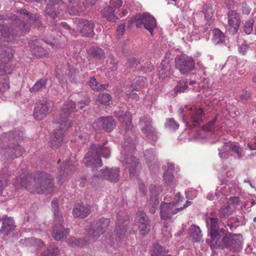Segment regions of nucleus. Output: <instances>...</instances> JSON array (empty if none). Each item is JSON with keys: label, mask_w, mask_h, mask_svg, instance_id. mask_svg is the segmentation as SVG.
Returning <instances> with one entry per match:
<instances>
[{"label": "nucleus", "mask_w": 256, "mask_h": 256, "mask_svg": "<svg viewBox=\"0 0 256 256\" xmlns=\"http://www.w3.org/2000/svg\"><path fill=\"white\" fill-rule=\"evenodd\" d=\"M14 186L16 189L24 188L32 193L46 194L53 192V178L44 172H36L34 177L23 173L16 178Z\"/></svg>", "instance_id": "1"}, {"label": "nucleus", "mask_w": 256, "mask_h": 256, "mask_svg": "<svg viewBox=\"0 0 256 256\" xmlns=\"http://www.w3.org/2000/svg\"><path fill=\"white\" fill-rule=\"evenodd\" d=\"M70 106L71 108L74 104L71 101L68 102L64 106V108L61 109L58 115L54 118L55 123L60 124V129L54 132L53 136L50 141V144L53 148H58L64 142V131L72 126V122L68 120L69 113H66V108Z\"/></svg>", "instance_id": "2"}, {"label": "nucleus", "mask_w": 256, "mask_h": 256, "mask_svg": "<svg viewBox=\"0 0 256 256\" xmlns=\"http://www.w3.org/2000/svg\"><path fill=\"white\" fill-rule=\"evenodd\" d=\"M210 214V216H212V214ZM206 222L210 230L209 236L210 238V245L211 248H212L226 234V231L224 228H220V226H223L224 223L222 222H220L217 218L209 216Z\"/></svg>", "instance_id": "3"}, {"label": "nucleus", "mask_w": 256, "mask_h": 256, "mask_svg": "<svg viewBox=\"0 0 256 256\" xmlns=\"http://www.w3.org/2000/svg\"><path fill=\"white\" fill-rule=\"evenodd\" d=\"M110 220L108 218H100L92 223L90 228L86 230V242L91 243L95 242L98 238L108 228Z\"/></svg>", "instance_id": "4"}, {"label": "nucleus", "mask_w": 256, "mask_h": 256, "mask_svg": "<svg viewBox=\"0 0 256 256\" xmlns=\"http://www.w3.org/2000/svg\"><path fill=\"white\" fill-rule=\"evenodd\" d=\"M242 236L226 234L212 248H226L233 252H238L242 249Z\"/></svg>", "instance_id": "5"}, {"label": "nucleus", "mask_w": 256, "mask_h": 256, "mask_svg": "<svg viewBox=\"0 0 256 256\" xmlns=\"http://www.w3.org/2000/svg\"><path fill=\"white\" fill-rule=\"evenodd\" d=\"M4 142H8V147L10 150V157L12 158H18L21 156L24 152V148L18 144L17 140L22 139V136H20L18 130L14 132H10L8 133L4 134ZM7 153H9L8 150L6 151Z\"/></svg>", "instance_id": "6"}, {"label": "nucleus", "mask_w": 256, "mask_h": 256, "mask_svg": "<svg viewBox=\"0 0 256 256\" xmlns=\"http://www.w3.org/2000/svg\"><path fill=\"white\" fill-rule=\"evenodd\" d=\"M174 61L176 68L182 74H188L194 68L195 62L192 56L186 54L178 55Z\"/></svg>", "instance_id": "7"}, {"label": "nucleus", "mask_w": 256, "mask_h": 256, "mask_svg": "<svg viewBox=\"0 0 256 256\" xmlns=\"http://www.w3.org/2000/svg\"><path fill=\"white\" fill-rule=\"evenodd\" d=\"M134 21L136 27L144 26L151 35L153 34L154 30L156 27V20L148 13L136 16L134 18Z\"/></svg>", "instance_id": "8"}, {"label": "nucleus", "mask_w": 256, "mask_h": 256, "mask_svg": "<svg viewBox=\"0 0 256 256\" xmlns=\"http://www.w3.org/2000/svg\"><path fill=\"white\" fill-rule=\"evenodd\" d=\"M120 160L123 165H126V168H128L130 176L131 178L136 176L137 172L140 164L138 158L132 156H126L124 152H121Z\"/></svg>", "instance_id": "9"}, {"label": "nucleus", "mask_w": 256, "mask_h": 256, "mask_svg": "<svg viewBox=\"0 0 256 256\" xmlns=\"http://www.w3.org/2000/svg\"><path fill=\"white\" fill-rule=\"evenodd\" d=\"M128 223V216L126 212H120L117 214L115 230L116 240H120L126 234Z\"/></svg>", "instance_id": "10"}, {"label": "nucleus", "mask_w": 256, "mask_h": 256, "mask_svg": "<svg viewBox=\"0 0 256 256\" xmlns=\"http://www.w3.org/2000/svg\"><path fill=\"white\" fill-rule=\"evenodd\" d=\"M119 173L120 168H106L104 170H101V174L100 176L94 174L92 177L91 183L92 185L96 186L100 178L107 180L110 182H116L119 180Z\"/></svg>", "instance_id": "11"}, {"label": "nucleus", "mask_w": 256, "mask_h": 256, "mask_svg": "<svg viewBox=\"0 0 256 256\" xmlns=\"http://www.w3.org/2000/svg\"><path fill=\"white\" fill-rule=\"evenodd\" d=\"M75 24L76 30H74V32L76 34V36L78 34V32L82 36L91 37L94 36V24L91 21L81 19L76 20Z\"/></svg>", "instance_id": "12"}, {"label": "nucleus", "mask_w": 256, "mask_h": 256, "mask_svg": "<svg viewBox=\"0 0 256 256\" xmlns=\"http://www.w3.org/2000/svg\"><path fill=\"white\" fill-rule=\"evenodd\" d=\"M116 123L111 116H102L92 124V126L96 130H104L107 132H112L115 128Z\"/></svg>", "instance_id": "13"}, {"label": "nucleus", "mask_w": 256, "mask_h": 256, "mask_svg": "<svg viewBox=\"0 0 256 256\" xmlns=\"http://www.w3.org/2000/svg\"><path fill=\"white\" fill-rule=\"evenodd\" d=\"M141 130L149 140L156 142L158 139L157 132L154 127L152 126V119L151 118H144L140 120Z\"/></svg>", "instance_id": "14"}, {"label": "nucleus", "mask_w": 256, "mask_h": 256, "mask_svg": "<svg viewBox=\"0 0 256 256\" xmlns=\"http://www.w3.org/2000/svg\"><path fill=\"white\" fill-rule=\"evenodd\" d=\"M12 72L10 66L0 64V94H4L10 88V79L8 76Z\"/></svg>", "instance_id": "15"}, {"label": "nucleus", "mask_w": 256, "mask_h": 256, "mask_svg": "<svg viewBox=\"0 0 256 256\" xmlns=\"http://www.w3.org/2000/svg\"><path fill=\"white\" fill-rule=\"evenodd\" d=\"M228 29L232 34H236L240 28V18L238 13L234 10H230L228 14Z\"/></svg>", "instance_id": "16"}, {"label": "nucleus", "mask_w": 256, "mask_h": 256, "mask_svg": "<svg viewBox=\"0 0 256 256\" xmlns=\"http://www.w3.org/2000/svg\"><path fill=\"white\" fill-rule=\"evenodd\" d=\"M150 190V199L148 206L150 212L154 214L156 212L159 204L158 196L162 192V188L160 186L151 185Z\"/></svg>", "instance_id": "17"}, {"label": "nucleus", "mask_w": 256, "mask_h": 256, "mask_svg": "<svg viewBox=\"0 0 256 256\" xmlns=\"http://www.w3.org/2000/svg\"><path fill=\"white\" fill-rule=\"evenodd\" d=\"M98 151L92 150V146L88 152L86 154L84 162L86 166L100 167L102 166V161L98 156Z\"/></svg>", "instance_id": "18"}, {"label": "nucleus", "mask_w": 256, "mask_h": 256, "mask_svg": "<svg viewBox=\"0 0 256 256\" xmlns=\"http://www.w3.org/2000/svg\"><path fill=\"white\" fill-rule=\"evenodd\" d=\"M174 202L166 203L162 202L160 205V218L162 220H168L171 218L173 214L179 212L178 208H175Z\"/></svg>", "instance_id": "19"}, {"label": "nucleus", "mask_w": 256, "mask_h": 256, "mask_svg": "<svg viewBox=\"0 0 256 256\" xmlns=\"http://www.w3.org/2000/svg\"><path fill=\"white\" fill-rule=\"evenodd\" d=\"M50 112V106L46 102H38L35 104L34 116L35 119L40 120L44 119Z\"/></svg>", "instance_id": "20"}, {"label": "nucleus", "mask_w": 256, "mask_h": 256, "mask_svg": "<svg viewBox=\"0 0 256 256\" xmlns=\"http://www.w3.org/2000/svg\"><path fill=\"white\" fill-rule=\"evenodd\" d=\"M62 222H58L53 228L52 236L56 240H61L64 239L70 232V230L64 228L62 224Z\"/></svg>", "instance_id": "21"}, {"label": "nucleus", "mask_w": 256, "mask_h": 256, "mask_svg": "<svg viewBox=\"0 0 256 256\" xmlns=\"http://www.w3.org/2000/svg\"><path fill=\"white\" fill-rule=\"evenodd\" d=\"M138 215L140 217L138 219V226L140 233L144 236L148 234L150 230V226L148 218L146 214L142 211L138 212Z\"/></svg>", "instance_id": "22"}, {"label": "nucleus", "mask_w": 256, "mask_h": 256, "mask_svg": "<svg viewBox=\"0 0 256 256\" xmlns=\"http://www.w3.org/2000/svg\"><path fill=\"white\" fill-rule=\"evenodd\" d=\"M90 212V206L83 204H75L72 214L75 218H84L86 217Z\"/></svg>", "instance_id": "23"}, {"label": "nucleus", "mask_w": 256, "mask_h": 256, "mask_svg": "<svg viewBox=\"0 0 256 256\" xmlns=\"http://www.w3.org/2000/svg\"><path fill=\"white\" fill-rule=\"evenodd\" d=\"M15 228L14 220L10 218H6L3 220L2 226L0 230V234L3 237L7 236Z\"/></svg>", "instance_id": "24"}, {"label": "nucleus", "mask_w": 256, "mask_h": 256, "mask_svg": "<svg viewBox=\"0 0 256 256\" xmlns=\"http://www.w3.org/2000/svg\"><path fill=\"white\" fill-rule=\"evenodd\" d=\"M20 242L26 246H33L36 249L41 248L44 246L42 240L33 237L22 240Z\"/></svg>", "instance_id": "25"}, {"label": "nucleus", "mask_w": 256, "mask_h": 256, "mask_svg": "<svg viewBox=\"0 0 256 256\" xmlns=\"http://www.w3.org/2000/svg\"><path fill=\"white\" fill-rule=\"evenodd\" d=\"M119 121L121 122L122 126L126 130H131L132 128V116L130 112H126L124 114L118 116Z\"/></svg>", "instance_id": "26"}, {"label": "nucleus", "mask_w": 256, "mask_h": 256, "mask_svg": "<svg viewBox=\"0 0 256 256\" xmlns=\"http://www.w3.org/2000/svg\"><path fill=\"white\" fill-rule=\"evenodd\" d=\"M68 101H71L74 104V106H72V108H71L70 106H67L68 108H66V110H65V112L66 114L68 113V112L70 114L69 116H68V121H70V116L72 112H74V110L76 108H80V109H82L84 107V106L88 105L90 103V100L88 98H86L84 100H80V101L78 102L77 103V104H76L72 100H68L64 104L63 107L62 109L64 108L65 104Z\"/></svg>", "instance_id": "27"}, {"label": "nucleus", "mask_w": 256, "mask_h": 256, "mask_svg": "<svg viewBox=\"0 0 256 256\" xmlns=\"http://www.w3.org/2000/svg\"><path fill=\"white\" fill-rule=\"evenodd\" d=\"M159 69L158 75L161 78L163 79L168 76H170L172 74V67L168 62H162L159 67Z\"/></svg>", "instance_id": "28"}, {"label": "nucleus", "mask_w": 256, "mask_h": 256, "mask_svg": "<svg viewBox=\"0 0 256 256\" xmlns=\"http://www.w3.org/2000/svg\"><path fill=\"white\" fill-rule=\"evenodd\" d=\"M72 168L73 166L70 163V160H66V162L60 166V174L57 178L58 182L60 184H62L65 180V179L64 178V176H62V173L63 175L64 174H67L70 170H72Z\"/></svg>", "instance_id": "29"}, {"label": "nucleus", "mask_w": 256, "mask_h": 256, "mask_svg": "<svg viewBox=\"0 0 256 256\" xmlns=\"http://www.w3.org/2000/svg\"><path fill=\"white\" fill-rule=\"evenodd\" d=\"M191 121L193 123H196L200 122L202 120L203 114L202 110L200 108H196V106L190 107V108Z\"/></svg>", "instance_id": "30"}, {"label": "nucleus", "mask_w": 256, "mask_h": 256, "mask_svg": "<svg viewBox=\"0 0 256 256\" xmlns=\"http://www.w3.org/2000/svg\"><path fill=\"white\" fill-rule=\"evenodd\" d=\"M20 35L14 34L13 32H10L7 26H4L0 30V40L4 42H9L14 38V36Z\"/></svg>", "instance_id": "31"}, {"label": "nucleus", "mask_w": 256, "mask_h": 256, "mask_svg": "<svg viewBox=\"0 0 256 256\" xmlns=\"http://www.w3.org/2000/svg\"><path fill=\"white\" fill-rule=\"evenodd\" d=\"M92 150H96V152L98 151V154L100 158L101 156L106 158L110 157V149L106 146H104V145L92 144Z\"/></svg>", "instance_id": "32"}, {"label": "nucleus", "mask_w": 256, "mask_h": 256, "mask_svg": "<svg viewBox=\"0 0 256 256\" xmlns=\"http://www.w3.org/2000/svg\"><path fill=\"white\" fill-rule=\"evenodd\" d=\"M115 9L110 6L105 7L102 11V14L108 20L114 22L118 18L114 14Z\"/></svg>", "instance_id": "33"}, {"label": "nucleus", "mask_w": 256, "mask_h": 256, "mask_svg": "<svg viewBox=\"0 0 256 256\" xmlns=\"http://www.w3.org/2000/svg\"><path fill=\"white\" fill-rule=\"evenodd\" d=\"M232 142H225L221 148L218 149L219 156L221 158L227 159L229 158L231 150Z\"/></svg>", "instance_id": "34"}, {"label": "nucleus", "mask_w": 256, "mask_h": 256, "mask_svg": "<svg viewBox=\"0 0 256 256\" xmlns=\"http://www.w3.org/2000/svg\"><path fill=\"white\" fill-rule=\"evenodd\" d=\"M54 214V221L56 222H63V218L61 214L58 212V199H54L51 204Z\"/></svg>", "instance_id": "35"}, {"label": "nucleus", "mask_w": 256, "mask_h": 256, "mask_svg": "<svg viewBox=\"0 0 256 256\" xmlns=\"http://www.w3.org/2000/svg\"><path fill=\"white\" fill-rule=\"evenodd\" d=\"M47 80L46 78H41L38 80L34 86L30 88L31 93H36L42 90L46 87Z\"/></svg>", "instance_id": "36"}, {"label": "nucleus", "mask_w": 256, "mask_h": 256, "mask_svg": "<svg viewBox=\"0 0 256 256\" xmlns=\"http://www.w3.org/2000/svg\"><path fill=\"white\" fill-rule=\"evenodd\" d=\"M213 40L216 44H220L225 42V35L218 28H214L212 31Z\"/></svg>", "instance_id": "37"}, {"label": "nucleus", "mask_w": 256, "mask_h": 256, "mask_svg": "<svg viewBox=\"0 0 256 256\" xmlns=\"http://www.w3.org/2000/svg\"><path fill=\"white\" fill-rule=\"evenodd\" d=\"M190 236L192 238L195 242L200 241L202 236L200 228L196 225H192L190 226Z\"/></svg>", "instance_id": "38"}, {"label": "nucleus", "mask_w": 256, "mask_h": 256, "mask_svg": "<svg viewBox=\"0 0 256 256\" xmlns=\"http://www.w3.org/2000/svg\"><path fill=\"white\" fill-rule=\"evenodd\" d=\"M174 168V166L172 164H168V169L164 174V180L168 184H170L173 182L174 177L172 173V170H173Z\"/></svg>", "instance_id": "39"}, {"label": "nucleus", "mask_w": 256, "mask_h": 256, "mask_svg": "<svg viewBox=\"0 0 256 256\" xmlns=\"http://www.w3.org/2000/svg\"><path fill=\"white\" fill-rule=\"evenodd\" d=\"M89 53L94 58L97 60L104 58V50L98 47H92L90 49Z\"/></svg>", "instance_id": "40"}, {"label": "nucleus", "mask_w": 256, "mask_h": 256, "mask_svg": "<svg viewBox=\"0 0 256 256\" xmlns=\"http://www.w3.org/2000/svg\"><path fill=\"white\" fill-rule=\"evenodd\" d=\"M234 212V210L227 203L222 206L219 210L220 218H228Z\"/></svg>", "instance_id": "41"}, {"label": "nucleus", "mask_w": 256, "mask_h": 256, "mask_svg": "<svg viewBox=\"0 0 256 256\" xmlns=\"http://www.w3.org/2000/svg\"><path fill=\"white\" fill-rule=\"evenodd\" d=\"M86 239L85 241V243L84 242V240L81 239L76 238L74 237H72L68 239L66 241V243L70 246H84V244H89L88 242H86V240H88V238H85Z\"/></svg>", "instance_id": "42"}, {"label": "nucleus", "mask_w": 256, "mask_h": 256, "mask_svg": "<svg viewBox=\"0 0 256 256\" xmlns=\"http://www.w3.org/2000/svg\"><path fill=\"white\" fill-rule=\"evenodd\" d=\"M202 12L204 14L205 18L208 20L212 19L214 16V12L210 4H205L203 6Z\"/></svg>", "instance_id": "43"}, {"label": "nucleus", "mask_w": 256, "mask_h": 256, "mask_svg": "<svg viewBox=\"0 0 256 256\" xmlns=\"http://www.w3.org/2000/svg\"><path fill=\"white\" fill-rule=\"evenodd\" d=\"M254 20L252 18H250L245 22L244 26V32L247 34H250L253 31V26Z\"/></svg>", "instance_id": "44"}, {"label": "nucleus", "mask_w": 256, "mask_h": 256, "mask_svg": "<svg viewBox=\"0 0 256 256\" xmlns=\"http://www.w3.org/2000/svg\"><path fill=\"white\" fill-rule=\"evenodd\" d=\"M187 82L185 79L180 80L174 88L176 93L184 92L188 88Z\"/></svg>", "instance_id": "45"}, {"label": "nucleus", "mask_w": 256, "mask_h": 256, "mask_svg": "<svg viewBox=\"0 0 256 256\" xmlns=\"http://www.w3.org/2000/svg\"><path fill=\"white\" fill-rule=\"evenodd\" d=\"M69 78L70 81L76 83L80 80V76L78 74L79 71L78 69L70 68H69Z\"/></svg>", "instance_id": "46"}, {"label": "nucleus", "mask_w": 256, "mask_h": 256, "mask_svg": "<svg viewBox=\"0 0 256 256\" xmlns=\"http://www.w3.org/2000/svg\"><path fill=\"white\" fill-rule=\"evenodd\" d=\"M30 50L33 55L38 57H40L45 54L44 49L38 46H31Z\"/></svg>", "instance_id": "47"}, {"label": "nucleus", "mask_w": 256, "mask_h": 256, "mask_svg": "<svg viewBox=\"0 0 256 256\" xmlns=\"http://www.w3.org/2000/svg\"><path fill=\"white\" fill-rule=\"evenodd\" d=\"M165 126L171 130H176L179 128V124L172 118L166 120Z\"/></svg>", "instance_id": "48"}, {"label": "nucleus", "mask_w": 256, "mask_h": 256, "mask_svg": "<svg viewBox=\"0 0 256 256\" xmlns=\"http://www.w3.org/2000/svg\"><path fill=\"white\" fill-rule=\"evenodd\" d=\"M111 99L112 97L110 94L106 93L100 94L98 96V101L104 104H108Z\"/></svg>", "instance_id": "49"}, {"label": "nucleus", "mask_w": 256, "mask_h": 256, "mask_svg": "<svg viewBox=\"0 0 256 256\" xmlns=\"http://www.w3.org/2000/svg\"><path fill=\"white\" fill-rule=\"evenodd\" d=\"M45 12L48 15L52 18H55L58 17L60 14V12L56 10V8L52 6H46Z\"/></svg>", "instance_id": "50"}, {"label": "nucleus", "mask_w": 256, "mask_h": 256, "mask_svg": "<svg viewBox=\"0 0 256 256\" xmlns=\"http://www.w3.org/2000/svg\"><path fill=\"white\" fill-rule=\"evenodd\" d=\"M60 252L59 248L54 246H50L47 248V250L44 252V254L47 256H56Z\"/></svg>", "instance_id": "51"}, {"label": "nucleus", "mask_w": 256, "mask_h": 256, "mask_svg": "<svg viewBox=\"0 0 256 256\" xmlns=\"http://www.w3.org/2000/svg\"><path fill=\"white\" fill-rule=\"evenodd\" d=\"M3 171L4 170L0 173V194L7 184V175L4 174Z\"/></svg>", "instance_id": "52"}, {"label": "nucleus", "mask_w": 256, "mask_h": 256, "mask_svg": "<svg viewBox=\"0 0 256 256\" xmlns=\"http://www.w3.org/2000/svg\"><path fill=\"white\" fill-rule=\"evenodd\" d=\"M108 64H110L112 66H110L109 68L112 71H116L117 70L118 66V60L114 58V56H110L108 58L106 61Z\"/></svg>", "instance_id": "53"}, {"label": "nucleus", "mask_w": 256, "mask_h": 256, "mask_svg": "<svg viewBox=\"0 0 256 256\" xmlns=\"http://www.w3.org/2000/svg\"><path fill=\"white\" fill-rule=\"evenodd\" d=\"M240 198L238 197H232L227 204L234 210L240 204Z\"/></svg>", "instance_id": "54"}, {"label": "nucleus", "mask_w": 256, "mask_h": 256, "mask_svg": "<svg viewBox=\"0 0 256 256\" xmlns=\"http://www.w3.org/2000/svg\"><path fill=\"white\" fill-rule=\"evenodd\" d=\"M217 120L216 116H215L214 118L208 122L207 124L203 126L202 129L204 130L211 132L214 130V124L216 122Z\"/></svg>", "instance_id": "55"}, {"label": "nucleus", "mask_w": 256, "mask_h": 256, "mask_svg": "<svg viewBox=\"0 0 256 256\" xmlns=\"http://www.w3.org/2000/svg\"><path fill=\"white\" fill-rule=\"evenodd\" d=\"M88 85L94 90H98L99 83L94 77H91L88 82Z\"/></svg>", "instance_id": "56"}, {"label": "nucleus", "mask_w": 256, "mask_h": 256, "mask_svg": "<svg viewBox=\"0 0 256 256\" xmlns=\"http://www.w3.org/2000/svg\"><path fill=\"white\" fill-rule=\"evenodd\" d=\"M138 63L139 62L136 58H132L128 60L126 62V66L128 68H132L135 66H137Z\"/></svg>", "instance_id": "57"}, {"label": "nucleus", "mask_w": 256, "mask_h": 256, "mask_svg": "<svg viewBox=\"0 0 256 256\" xmlns=\"http://www.w3.org/2000/svg\"><path fill=\"white\" fill-rule=\"evenodd\" d=\"M230 151L236 153L238 154V156L239 158L242 157V148L239 146L232 142Z\"/></svg>", "instance_id": "58"}, {"label": "nucleus", "mask_w": 256, "mask_h": 256, "mask_svg": "<svg viewBox=\"0 0 256 256\" xmlns=\"http://www.w3.org/2000/svg\"><path fill=\"white\" fill-rule=\"evenodd\" d=\"M122 5V0H110V6L113 7L115 10Z\"/></svg>", "instance_id": "59"}, {"label": "nucleus", "mask_w": 256, "mask_h": 256, "mask_svg": "<svg viewBox=\"0 0 256 256\" xmlns=\"http://www.w3.org/2000/svg\"><path fill=\"white\" fill-rule=\"evenodd\" d=\"M126 28V24H123L119 26L116 30V36L118 38H120L124 34Z\"/></svg>", "instance_id": "60"}, {"label": "nucleus", "mask_w": 256, "mask_h": 256, "mask_svg": "<svg viewBox=\"0 0 256 256\" xmlns=\"http://www.w3.org/2000/svg\"><path fill=\"white\" fill-rule=\"evenodd\" d=\"M60 26L68 30H69L70 33L72 35L76 36V34L74 32V30L73 29H70V26L66 22H62L60 24Z\"/></svg>", "instance_id": "61"}, {"label": "nucleus", "mask_w": 256, "mask_h": 256, "mask_svg": "<svg viewBox=\"0 0 256 256\" xmlns=\"http://www.w3.org/2000/svg\"><path fill=\"white\" fill-rule=\"evenodd\" d=\"M249 48V46L246 44H242L239 48V52L244 55L247 50Z\"/></svg>", "instance_id": "62"}, {"label": "nucleus", "mask_w": 256, "mask_h": 256, "mask_svg": "<svg viewBox=\"0 0 256 256\" xmlns=\"http://www.w3.org/2000/svg\"><path fill=\"white\" fill-rule=\"evenodd\" d=\"M240 98L242 100H248L250 98V93L248 91H243L240 95Z\"/></svg>", "instance_id": "63"}, {"label": "nucleus", "mask_w": 256, "mask_h": 256, "mask_svg": "<svg viewBox=\"0 0 256 256\" xmlns=\"http://www.w3.org/2000/svg\"><path fill=\"white\" fill-rule=\"evenodd\" d=\"M183 200V198L181 196L180 193L178 192L177 193L175 196V198H174V203L175 206H176V204L180 202H182Z\"/></svg>", "instance_id": "64"}]
</instances>
